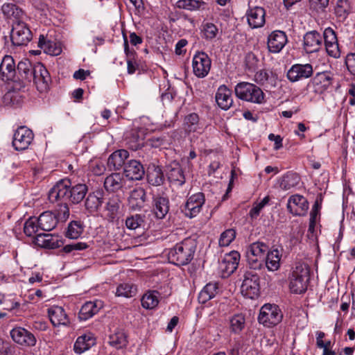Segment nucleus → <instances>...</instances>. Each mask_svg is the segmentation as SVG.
Returning <instances> with one entry per match:
<instances>
[{
    "label": "nucleus",
    "instance_id": "nucleus-1",
    "mask_svg": "<svg viewBox=\"0 0 355 355\" xmlns=\"http://www.w3.org/2000/svg\"><path fill=\"white\" fill-rule=\"evenodd\" d=\"M87 192V187L85 184H78L71 187V182L69 179H63L51 189L49 199L51 202H58L60 205L59 214L62 213L63 217H68V202L78 204L84 199Z\"/></svg>",
    "mask_w": 355,
    "mask_h": 355
},
{
    "label": "nucleus",
    "instance_id": "nucleus-2",
    "mask_svg": "<svg viewBox=\"0 0 355 355\" xmlns=\"http://www.w3.org/2000/svg\"><path fill=\"white\" fill-rule=\"evenodd\" d=\"M197 248V241L192 238H187L171 248L168 252L170 263L177 266H184L193 259Z\"/></svg>",
    "mask_w": 355,
    "mask_h": 355
},
{
    "label": "nucleus",
    "instance_id": "nucleus-3",
    "mask_svg": "<svg viewBox=\"0 0 355 355\" xmlns=\"http://www.w3.org/2000/svg\"><path fill=\"white\" fill-rule=\"evenodd\" d=\"M310 279V267L302 261L293 265L289 276V289L295 294L304 293L308 288Z\"/></svg>",
    "mask_w": 355,
    "mask_h": 355
},
{
    "label": "nucleus",
    "instance_id": "nucleus-4",
    "mask_svg": "<svg viewBox=\"0 0 355 355\" xmlns=\"http://www.w3.org/2000/svg\"><path fill=\"white\" fill-rule=\"evenodd\" d=\"M234 91L236 96L243 101L257 104H261L265 101V95L263 91L252 83H239L236 85Z\"/></svg>",
    "mask_w": 355,
    "mask_h": 355
},
{
    "label": "nucleus",
    "instance_id": "nucleus-5",
    "mask_svg": "<svg viewBox=\"0 0 355 355\" xmlns=\"http://www.w3.org/2000/svg\"><path fill=\"white\" fill-rule=\"evenodd\" d=\"M283 318V314L276 304H266L261 306L258 316V321L266 327L277 325Z\"/></svg>",
    "mask_w": 355,
    "mask_h": 355
},
{
    "label": "nucleus",
    "instance_id": "nucleus-6",
    "mask_svg": "<svg viewBox=\"0 0 355 355\" xmlns=\"http://www.w3.org/2000/svg\"><path fill=\"white\" fill-rule=\"evenodd\" d=\"M259 282V275L255 271L246 270L241 286L243 295L250 299L258 297L260 293Z\"/></svg>",
    "mask_w": 355,
    "mask_h": 355
},
{
    "label": "nucleus",
    "instance_id": "nucleus-7",
    "mask_svg": "<svg viewBox=\"0 0 355 355\" xmlns=\"http://www.w3.org/2000/svg\"><path fill=\"white\" fill-rule=\"evenodd\" d=\"M32 38V32L24 21L12 23L10 40L14 46H26L31 41Z\"/></svg>",
    "mask_w": 355,
    "mask_h": 355
},
{
    "label": "nucleus",
    "instance_id": "nucleus-8",
    "mask_svg": "<svg viewBox=\"0 0 355 355\" xmlns=\"http://www.w3.org/2000/svg\"><path fill=\"white\" fill-rule=\"evenodd\" d=\"M211 66V60L203 51H198L192 60L193 71L198 78H202L207 76Z\"/></svg>",
    "mask_w": 355,
    "mask_h": 355
},
{
    "label": "nucleus",
    "instance_id": "nucleus-9",
    "mask_svg": "<svg viewBox=\"0 0 355 355\" xmlns=\"http://www.w3.org/2000/svg\"><path fill=\"white\" fill-rule=\"evenodd\" d=\"M322 40L324 41L323 45L328 55L334 58H340L341 52L339 48L337 35L332 28L328 27L324 30Z\"/></svg>",
    "mask_w": 355,
    "mask_h": 355
},
{
    "label": "nucleus",
    "instance_id": "nucleus-10",
    "mask_svg": "<svg viewBox=\"0 0 355 355\" xmlns=\"http://www.w3.org/2000/svg\"><path fill=\"white\" fill-rule=\"evenodd\" d=\"M205 202V195L199 192L190 196L186 202L182 211L190 218L196 217L200 211Z\"/></svg>",
    "mask_w": 355,
    "mask_h": 355
},
{
    "label": "nucleus",
    "instance_id": "nucleus-11",
    "mask_svg": "<svg viewBox=\"0 0 355 355\" xmlns=\"http://www.w3.org/2000/svg\"><path fill=\"white\" fill-rule=\"evenodd\" d=\"M34 135L30 129L21 126L15 132L12 146L17 150H24L29 146L33 139Z\"/></svg>",
    "mask_w": 355,
    "mask_h": 355
},
{
    "label": "nucleus",
    "instance_id": "nucleus-12",
    "mask_svg": "<svg viewBox=\"0 0 355 355\" xmlns=\"http://www.w3.org/2000/svg\"><path fill=\"white\" fill-rule=\"evenodd\" d=\"M313 73V67L311 64H293L287 71V78L295 83L312 76Z\"/></svg>",
    "mask_w": 355,
    "mask_h": 355
},
{
    "label": "nucleus",
    "instance_id": "nucleus-13",
    "mask_svg": "<svg viewBox=\"0 0 355 355\" xmlns=\"http://www.w3.org/2000/svg\"><path fill=\"white\" fill-rule=\"evenodd\" d=\"M309 205L303 196L295 194L288 198L287 209L294 216H304L307 214Z\"/></svg>",
    "mask_w": 355,
    "mask_h": 355
},
{
    "label": "nucleus",
    "instance_id": "nucleus-14",
    "mask_svg": "<svg viewBox=\"0 0 355 355\" xmlns=\"http://www.w3.org/2000/svg\"><path fill=\"white\" fill-rule=\"evenodd\" d=\"M323 46L322 37L317 31L305 33L303 37V48L307 53L318 52Z\"/></svg>",
    "mask_w": 355,
    "mask_h": 355
},
{
    "label": "nucleus",
    "instance_id": "nucleus-15",
    "mask_svg": "<svg viewBox=\"0 0 355 355\" xmlns=\"http://www.w3.org/2000/svg\"><path fill=\"white\" fill-rule=\"evenodd\" d=\"M287 42L288 38L284 31H274L268 37V51L272 53H278L284 49Z\"/></svg>",
    "mask_w": 355,
    "mask_h": 355
},
{
    "label": "nucleus",
    "instance_id": "nucleus-16",
    "mask_svg": "<svg viewBox=\"0 0 355 355\" xmlns=\"http://www.w3.org/2000/svg\"><path fill=\"white\" fill-rule=\"evenodd\" d=\"M169 199L166 195H154L153 196V210L158 219H163L169 211Z\"/></svg>",
    "mask_w": 355,
    "mask_h": 355
},
{
    "label": "nucleus",
    "instance_id": "nucleus-17",
    "mask_svg": "<svg viewBox=\"0 0 355 355\" xmlns=\"http://www.w3.org/2000/svg\"><path fill=\"white\" fill-rule=\"evenodd\" d=\"M166 175L168 181L175 186H182L185 183V176L180 164L172 162L166 166Z\"/></svg>",
    "mask_w": 355,
    "mask_h": 355
},
{
    "label": "nucleus",
    "instance_id": "nucleus-18",
    "mask_svg": "<svg viewBox=\"0 0 355 355\" xmlns=\"http://www.w3.org/2000/svg\"><path fill=\"white\" fill-rule=\"evenodd\" d=\"M10 336L15 343L23 346H34L36 343L34 335L24 328H14Z\"/></svg>",
    "mask_w": 355,
    "mask_h": 355
},
{
    "label": "nucleus",
    "instance_id": "nucleus-19",
    "mask_svg": "<svg viewBox=\"0 0 355 355\" xmlns=\"http://www.w3.org/2000/svg\"><path fill=\"white\" fill-rule=\"evenodd\" d=\"M34 243L43 248L55 249L61 245V241L58 235L52 234H37L34 237Z\"/></svg>",
    "mask_w": 355,
    "mask_h": 355
},
{
    "label": "nucleus",
    "instance_id": "nucleus-20",
    "mask_svg": "<svg viewBox=\"0 0 355 355\" xmlns=\"http://www.w3.org/2000/svg\"><path fill=\"white\" fill-rule=\"evenodd\" d=\"M16 74L15 63L10 55H5L0 64V78L3 81L15 79Z\"/></svg>",
    "mask_w": 355,
    "mask_h": 355
},
{
    "label": "nucleus",
    "instance_id": "nucleus-21",
    "mask_svg": "<svg viewBox=\"0 0 355 355\" xmlns=\"http://www.w3.org/2000/svg\"><path fill=\"white\" fill-rule=\"evenodd\" d=\"M121 201L118 196L110 198L103 209V216L109 222H114L119 214Z\"/></svg>",
    "mask_w": 355,
    "mask_h": 355
},
{
    "label": "nucleus",
    "instance_id": "nucleus-22",
    "mask_svg": "<svg viewBox=\"0 0 355 355\" xmlns=\"http://www.w3.org/2000/svg\"><path fill=\"white\" fill-rule=\"evenodd\" d=\"M49 78V72L42 63L37 62L34 64L32 80L38 88L40 87L41 89H46Z\"/></svg>",
    "mask_w": 355,
    "mask_h": 355
},
{
    "label": "nucleus",
    "instance_id": "nucleus-23",
    "mask_svg": "<svg viewBox=\"0 0 355 355\" xmlns=\"http://www.w3.org/2000/svg\"><path fill=\"white\" fill-rule=\"evenodd\" d=\"M1 11L6 19L12 20V23L24 21L26 17L24 10L12 3L3 4Z\"/></svg>",
    "mask_w": 355,
    "mask_h": 355
},
{
    "label": "nucleus",
    "instance_id": "nucleus-24",
    "mask_svg": "<svg viewBox=\"0 0 355 355\" xmlns=\"http://www.w3.org/2000/svg\"><path fill=\"white\" fill-rule=\"evenodd\" d=\"M239 260L240 254L237 251H232L225 254L220 263V268L225 275H230L237 269Z\"/></svg>",
    "mask_w": 355,
    "mask_h": 355
},
{
    "label": "nucleus",
    "instance_id": "nucleus-25",
    "mask_svg": "<svg viewBox=\"0 0 355 355\" xmlns=\"http://www.w3.org/2000/svg\"><path fill=\"white\" fill-rule=\"evenodd\" d=\"M129 157L126 150L121 149L112 153L107 159V165L110 171L120 170L125 164V159Z\"/></svg>",
    "mask_w": 355,
    "mask_h": 355
},
{
    "label": "nucleus",
    "instance_id": "nucleus-26",
    "mask_svg": "<svg viewBox=\"0 0 355 355\" xmlns=\"http://www.w3.org/2000/svg\"><path fill=\"white\" fill-rule=\"evenodd\" d=\"M215 98L218 105L224 110H227L232 105V91L225 85L218 88Z\"/></svg>",
    "mask_w": 355,
    "mask_h": 355
},
{
    "label": "nucleus",
    "instance_id": "nucleus-27",
    "mask_svg": "<svg viewBox=\"0 0 355 355\" xmlns=\"http://www.w3.org/2000/svg\"><path fill=\"white\" fill-rule=\"evenodd\" d=\"M265 10L261 7H254L248 11L247 17L250 26L252 28L262 27L265 24Z\"/></svg>",
    "mask_w": 355,
    "mask_h": 355
},
{
    "label": "nucleus",
    "instance_id": "nucleus-28",
    "mask_svg": "<svg viewBox=\"0 0 355 355\" xmlns=\"http://www.w3.org/2000/svg\"><path fill=\"white\" fill-rule=\"evenodd\" d=\"M183 128L187 134L191 132L201 134L204 130L203 124L200 121L199 116L196 113H191L185 116Z\"/></svg>",
    "mask_w": 355,
    "mask_h": 355
},
{
    "label": "nucleus",
    "instance_id": "nucleus-29",
    "mask_svg": "<svg viewBox=\"0 0 355 355\" xmlns=\"http://www.w3.org/2000/svg\"><path fill=\"white\" fill-rule=\"evenodd\" d=\"M124 173L131 180H139L144 177L145 171L141 162L131 159L125 165Z\"/></svg>",
    "mask_w": 355,
    "mask_h": 355
},
{
    "label": "nucleus",
    "instance_id": "nucleus-30",
    "mask_svg": "<svg viewBox=\"0 0 355 355\" xmlns=\"http://www.w3.org/2000/svg\"><path fill=\"white\" fill-rule=\"evenodd\" d=\"M49 317L53 325L58 327L60 325L67 326L69 324V320L65 313L64 309L58 306H54L48 310Z\"/></svg>",
    "mask_w": 355,
    "mask_h": 355
},
{
    "label": "nucleus",
    "instance_id": "nucleus-31",
    "mask_svg": "<svg viewBox=\"0 0 355 355\" xmlns=\"http://www.w3.org/2000/svg\"><path fill=\"white\" fill-rule=\"evenodd\" d=\"M143 135L137 129H132L125 134V144L132 150H137L143 146Z\"/></svg>",
    "mask_w": 355,
    "mask_h": 355
},
{
    "label": "nucleus",
    "instance_id": "nucleus-32",
    "mask_svg": "<svg viewBox=\"0 0 355 355\" xmlns=\"http://www.w3.org/2000/svg\"><path fill=\"white\" fill-rule=\"evenodd\" d=\"M102 307L101 301L87 302L82 306L78 318L80 320H87L98 313Z\"/></svg>",
    "mask_w": 355,
    "mask_h": 355
},
{
    "label": "nucleus",
    "instance_id": "nucleus-33",
    "mask_svg": "<svg viewBox=\"0 0 355 355\" xmlns=\"http://www.w3.org/2000/svg\"><path fill=\"white\" fill-rule=\"evenodd\" d=\"M146 201V193L141 187H137L133 189L128 197V204L132 209L142 208Z\"/></svg>",
    "mask_w": 355,
    "mask_h": 355
},
{
    "label": "nucleus",
    "instance_id": "nucleus-34",
    "mask_svg": "<svg viewBox=\"0 0 355 355\" xmlns=\"http://www.w3.org/2000/svg\"><path fill=\"white\" fill-rule=\"evenodd\" d=\"M103 202V193L101 191L89 193L85 201V209L90 214L98 211Z\"/></svg>",
    "mask_w": 355,
    "mask_h": 355
},
{
    "label": "nucleus",
    "instance_id": "nucleus-35",
    "mask_svg": "<svg viewBox=\"0 0 355 355\" xmlns=\"http://www.w3.org/2000/svg\"><path fill=\"white\" fill-rule=\"evenodd\" d=\"M95 345V338L92 333L85 334L76 339L73 349L77 354H82Z\"/></svg>",
    "mask_w": 355,
    "mask_h": 355
},
{
    "label": "nucleus",
    "instance_id": "nucleus-36",
    "mask_svg": "<svg viewBox=\"0 0 355 355\" xmlns=\"http://www.w3.org/2000/svg\"><path fill=\"white\" fill-rule=\"evenodd\" d=\"M40 230L49 232L54 229L58 224V219L51 211H44L37 218Z\"/></svg>",
    "mask_w": 355,
    "mask_h": 355
},
{
    "label": "nucleus",
    "instance_id": "nucleus-37",
    "mask_svg": "<svg viewBox=\"0 0 355 355\" xmlns=\"http://www.w3.org/2000/svg\"><path fill=\"white\" fill-rule=\"evenodd\" d=\"M148 182L155 187L162 185L165 181L164 173L161 167L153 165L147 171Z\"/></svg>",
    "mask_w": 355,
    "mask_h": 355
},
{
    "label": "nucleus",
    "instance_id": "nucleus-38",
    "mask_svg": "<svg viewBox=\"0 0 355 355\" xmlns=\"http://www.w3.org/2000/svg\"><path fill=\"white\" fill-rule=\"evenodd\" d=\"M125 181L120 173H112L104 181V187L109 192H116L121 189Z\"/></svg>",
    "mask_w": 355,
    "mask_h": 355
},
{
    "label": "nucleus",
    "instance_id": "nucleus-39",
    "mask_svg": "<svg viewBox=\"0 0 355 355\" xmlns=\"http://www.w3.org/2000/svg\"><path fill=\"white\" fill-rule=\"evenodd\" d=\"M282 250L274 248L268 250L265 259V265L269 271H276L280 267Z\"/></svg>",
    "mask_w": 355,
    "mask_h": 355
},
{
    "label": "nucleus",
    "instance_id": "nucleus-40",
    "mask_svg": "<svg viewBox=\"0 0 355 355\" xmlns=\"http://www.w3.org/2000/svg\"><path fill=\"white\" fill-rule=\"evenodd\" d=\"M333 75L329 71L320 72L315 74L313 78L314 85L318 87L320 92L326 90L333 83Z\"/></svg>",
    "mask_w": 355,
    "mask_h": 355
},
{
    "label": "nucleus",
    "instance_id": "nucleus-41",
    "mask_svg": "<svg viewBox=\"0 0 355 355\" xmlns=\"http://www.w3.org/2000/svg\"><path fill=\"white\" fill-rule=\"evenodd\" d=\"M124 38V51L126 55L127 70L129 74H133L139 69V64L135 58L136 52L135 51H130L128 39L125 35L123 34Z\"/></svg>",
    "mask_w": 355,
    "mask_h": 355
},
{
    "label": "nucleus",
    "instance_id": "nucleus-42",
    "mask_svg": "<svg viewBox=\"0 0 355 355\" xmlns=\"http://www.w3.org/2000/svg\"><path fill=\"white\" fill-rule=\"evenodd\" d=\"M218 293V286L217 282H210L207 284L198 295L200 303L205 304L211 299L214 298Z\"/></svg>",
    "mask_w": 355,
    "mask_h": 355
},
{
    "label": "nucleus",
    "instance_id": "nucleus-43",
    "mask_svg": "<svg viewBox=\"0 0 355 355\" xmlns=\"http://www.w3.org/2000/svg\"><path fill=\"white\" fill-rule=\"evenodd\" d=\"M300 181V177L295 173H287L279 180V187L284 191L296 187Z\"/></svg>",
    "mask_w": 355,
    "mask_h": 355
},
{
    "label": "nucleus",
    "instance_id": "nucleus-44",
    "mask_svg": "<svg viewBox=\"0 0 355 355\" xmlns=\"http://www.w3.org/2000/svg\"><path fill=\"white\" fill-rule=\"evenodd\" d=\"M38 46L42 49L44 53L52 55H58L62 51L61 48L54 42L46 40L42 35L40 36Z\"/></svg>",
    "mask_w": 355,
    "mask_h": 355
},
{
    "label": "nucleus",
    "instance_id": "nucleus-45",
    "mask_svg": "<svg viewBox=\"0 0 355 355\" xmlns=\"http://www.w3.org/2000/svg\"><path fill=\"white\" fill-rule=\"evenodd\" d=\"M269 250L268 245L263 242L257 241L250 244L246 250V254L264 259L266 253Z\"/></svg>",
    "mask_w": 355,
    "mask_h": 355
},
{
    "label": "nucleus",
    "instance_id": "nucleus-46",
    "mask_svg": "<svg viewBox=\"0 0 355 355\" xmlns=\"http://www.w3.org/2000/svg\"><path fill=\"white\" fill-rule=\"evenodd\" d=\"M146 223V216L144 214H136L130 215L125 220V227L130 230L144 227Z\"/></svg>",
    "mask_w": 355,
    "mask_h": 355
},
{
    "label": "nucleus",
    "instance_id": "nucleus-47",
    "mask_svg": "<svg viewBox=\"0 0 355 355\" xmlns=\"http://www.w3.org/2000/svg\"><path fill=\"white\" fill-rule=\"evenodd\" d=\"M159 293L157 291H149L142 297L141 302L143 308L153 309L159 304Z\"/></svg>",
    "mask_w": 355,
    "mask_h": 355
},
{
    "label": "nucleus",
    "instance_id": "nucleus-48",
    "mask_svg": "<svg viewBox=\"0 0 355 355\" xmlns=\"http://www.w3.org/2000/svg\"><path fill=\"white\" fill-rule=\"evenodd\" d=\"M34 65H33L28 59L20 61L17 67V70L21 77L28 82L32 81V73Z\"/></svg>",
    "mask_w": 355,
    "mask_h": 355
},
{
    "label": "nucleus",
    "instance_id": "nucleus-49",
    "mask_svg": "<svg viewBox=\"0 0 355 355\" xmlns=\"http://www.w3.org/2000/svg\"><path fill=\"white\" fill-rule=\"evenodd\" d=\"M352 7L348 0H337L334 13L340 21L345 20L350 13Z\"/></svg>",
    "mask_w": 355,
    "mask_h": 355
},
{
    "label": "nucleus",
    "instance_id": "nucleus-50",
    "mask_svg": "<svg viewBox=\"0 0 355 355\" xmlns=\"http://www.w3.org/2000/svg\"><path fill=\"white\" fill-rule=\"evenodd\" d=\"M245 327V318L242 314H236L230 320V330L231 333L239 334Z\"/></svg>",
    "mask_w": 355,
    "mask_h": 355
},
{
    "label": "nucleus",
    "instance_id": "nucleus-51",
    "mask_svg": "<svg viewBox=\"0 0 355 355\" xmlns=\"http://www.w3.org/2000/svg\"><path fill=\"white\" fill-rule=\"evenodd\" d=\"M204 5L202 0H178L175 3L178 8L189 11L199 10Z\"/></svg>",
    "mask_w": 355,
    "mask_h": 355
},
{
    "label": "nucleus",
    "instance_id": "nucleus-52",
    "mask_svg": "<svg viewBox=\"0 0 355 355\" xmlns=\"http://www.w3.org/2000/svg\"><path fill=\"white\" fill-rule=\"evenodd\" d=\"M109 343L116 349H121L127 345L126 336L123 332L117 331L110 336Z\"/></svg>",
    "mask_w": 355,
    "mask_h": 355
},
{
    "label": "nucleus",
    "instance_id": "nucleus-53",
    "mask_svg": "<svg viewBox=\"0 0 355 355\" xmlns=\"http://www.w3.org/2000/svg\"><path fill=\"white\" fill-rule=\"evenodd\" d=\"M83 232V227L80 221H71L68 226L66 236L70 239L78 238Z\"/></svg>",
    "mask_w": 355,
    "mask_h": 355
},
{
    "label": "nucleus",
    "instance_id": "nucleus-54",
    "mask_svg": "<svg viewBox=\"0 0 355 355\" xmlns=\"http://www.w3.org/2000/svg\"><path fill=\"white\" fill-rule=\"evenodd\" d=\"M36 217L29 218L24 223V232L27 236H33L40 229Z\"/></svg>",
    "mask_w": 355,
    "mask_h": 355
},
{
    "label": "nucleus",
    "instance_id": "nucleus-55",
    "mask_svg": "<svg viewBox=\"0 0 355 355\" xmlns=\"http://www.w3.org/2000/svg\"><path fill=\"white\" fill-rule=\"evenodd\" d=\"M137 289L132 284L123 283L120 284L116 291V295L119 297H130L136 294Z\"/></svg>",
    "mask_w": 355,
    "mask_h": 355
},
{
    "label": "nucleus",
    "instance_id": "nucleus-56",
    "mask_svg": "<svg viewBox=\"0 0 355 355\" xmlns=\"http://www.w3.org/2000/svg\"><path fill=\"white\" fill-rule=\"evenodd\" d=\"M236 231L233 229H228L224 231L219 239V245L222 247L228 246L235 239Z\"/></svg>",
    "mask_w": 355,
    "mask_h": 355
},
{
    "label": "nucleus",
    "instance_id": "nucleus-57",
    "mask_svg": "<svg viewBox=\"0 0 355 355\" xmlns=\"http://www.w3.org/2000/svg\"><path fill=\"white\" fill-rule=\"evenodd\" d=\"M202 32L207 40H211L216 37L218 29L213 23H206L202 26Z\"/></svg>",
    "mask_w": 355,
    "mask_h": 355
},
{
    "label": "nucleus",
    "instance_id": "nucleus-58",
    "mask_svg": "<svg viewBox=\"0 0 355 355\" xmlns=\"http://www.w3.org/2000/svg\"><path fill=\"white\" fill-rule=\"evenodd\" d=\"M246 258L249 270L256 271L263 268L264 259L250 254H246Z\"/></svg>",
    "mask_w": 355,
    "mask_h": 355
},
{
    "label": "nucleus",
    "instance_id": "nucleus-59",
    "mask_svg": "<svg viewBox=\"0 0 355 355\" xmlns=\"http://www.w3.org/2000/svg\"><path fill=\"white\" fill-rule=\"evenodd\" d=\"M270 201V197L266 196L264 197L261 202L258 203H255L253 206V207L250 211V216L252 218H257L259 214L261 209L267 205L268 204Z\"/></svg>",
    "mask_w": 355,
    "mask_h": 355
},
{
    "label": "nucleus",
    "instance_id": "nucleus-60",
    "mask_svg": "<svg viewBox=\"0 0 355 355\" xmlns=\"http://www.w3.org/2000/svg\"><path fill=\"white\" fill-rule=\"evenodd\" d=\"M88 245L85 243L78 242L73 243L64 246L62 250L66 253H69L73 250H83L87 248Z\"/></svg>",
    "mask_w": 355,
    "mask_h": 355
},
{
    "label": "nucleus",
    "instance_id": "nucleus-61",
    "mask_svg": "<svg viewBox=\"0 0 355 355\" xmlns=\"http://www.w3.org/2000/svg\"><path fill=\"white\" fill-rule=\"evenodd\" d=\"M245 62L249 70H254L257 65L258 59L254 53H249L245 56Z\"/></svg>",
    "mask_w": 355,
    "mask_h": 355
},
{
    "label": "nucleus",
    "instance_id": "nucleus-62",
    "mask_svg": "<svg viewBox=\"0 0 355 355\" xmlns=\"http://www.w3.org/2000/svg\"><path fill=\"white\" fill-rule=\"evenodd\" d=\"M320 217V211L311 209L310 212V219H309V232L313 233L315 230V227L317 220Z\"/></svg>",
    "mask_w": 355,
    "mask_h": 355
},
{
    "label": "nucleus",
    "instance_id": "nucleus-63",
    "mask_svg": "<svg viewBox=\"0 0 355 355\" xmlns=\"http://www.w3.org/2000/svg\"><path fill=\"white\" fill-rule=\"evenodd\" d=\"M345 64L349 71L355 75V53H349L346 56Z\"/></svg>",
    "mask_w": 355,
    "mask_h": 355
},
{
    "label": "nucleus",
    "instance_id": "nucleus-64",
    "mask_svg": "<svg viewBox=\"0 0 355 355\" xmlns=\"http://www.w3.org/2000/svg\"><path fill=\"white\" fill-rule=\"evenodd\" d=\"M311 7L316 10H323L329 5V0H309Z\"/></svg>",
    "mask_w": 355,
    "mask_h": 355
}]
</instances>
